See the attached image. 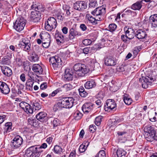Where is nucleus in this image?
<instances>
[{
    "label": "nucleus",
    "instance_id": "21",
    "mask_svg": "<svg viewBox=\"0 0 157 157\" xmlns=\"http://www.w3.org/2000/svg\"><path fill=\"white\" fill-rule=\"evenodd\" d=\"M32 69L34 72L37 75H41L43 73V69L39 64H34L33 66Z\"/></svg>",
    "mask_w": 157,
    "mask_h": 157
},
{
    "label": "nucleus",
    "instance_id": "24",
    "mask_svg": "<svg viewBox=\"0 0 157 157\" xmlns=\"http://www.w3.org/2000/svg\"><path fill=\"white\" fill-rule=\"evenodd\" d=\"M12 125L11 122H7L5 124L3 128V133L4 135L12 131Z\"/></svg>",
    "mask_w": 157,
    "mask_h": 157
},
{
    "label": "nucleus",
    "instance_id": "14",
    "mask_svg": "<svg viewBox=\"0 0 157 157\" xmlns=\"http://www.w3.org/2000/svg\"><path fill=\"white\" fill-rule=\"evenodd\" d=\"M135 36L138 39L146 38L147 37V32L144 29H139L135 32Z\"/></svg>",
    "mask_w": 157,
    "mask_h": 157
},
{
    "label": "nucleus",
    "instance_id": "46",
    "mask_svg": "<svg viewBox=\"0 0 157 157\" xmlns=\"http://www.w3.org/2000/svg\"><path fill=\"white\" fill-rule=\"evenodd\" d=\"M152 135V138H149L147 140V141L152 142L154 140H157V131H156Z\"/></svg>",
    "mask_w": 157,
    "mask_h": 157
},
{
    "label": "nucleus",
    "instance_id": "25",
    "mask_svg": "<svg viewBox=\"0 0 157 157\" xmlns=\"http://www.w3.org/2000/svg\"><path fill=\"white\" fill-rule=\"evenodd\" d=\"M96 83L94 80L91 79L89 81L86 82L84 84L86 89H90L96 86Z\"/></svg>",
    "mask_w": 157,
    "mask_h": 157
},
{
    "label": "nucleus",
    "instance_id": "15",
    "mask_svg": "<svg viewBox=\"0 0 157 157\" xmlns=\"http://www.w3.org/2000/svg\"><path fill=\"white\" fill-rule=\"evenodd\" d=\"M0 90L1 92L4 94H8L10 91V88L8 85L2 81H0Z\"/></svg>",
    "mask_w": 157,
    "mask_h": 157
},
{
    "label": "nucleus",
    "instance_id": "33",
    "mask_svg": "<svg viewBox=\"0 0 157 157\" xmlns=\"http://www.w3.org/2000/svg\"><path fill=\"white\" fill-rule=\"evenodd\" d=\"M31 105L33 108L35 110H38L41 108V106L38 101L33 100L32 101L31 103Z\"/></svg>",
    "mask_w": 157,
    "mask_h": 157
},
{
    "label": "nucleus",
    "instance_id": "50",
    "mask_svg": "<svg viewBox=\"0 0 157 157\" xmlns=\"http://www.w3.org/2000/svg\"><path fill=\"white\" fill-rule=\"evenodd\" d=\"M54 150L55 152L56 153H59L62 151V148L58 145H56L54 146Z\"/></svg>",
    "mask_w": 157,
    "mask_h": 157
},
{
    "label": "nucleus",
    "instance_id": "54",
    "mask_svg": "<svg viewBox=\"0 0 157 157\" xmlns=\"http://www.w3.org/2000/svg\"><path fill=\"white\" fill-rule=\"evenodd\" d=\"M28 103L24 101H22L19 104V106L24 111H25V109L26 106L28 105Z\"/></svg>",
    "mask_w": 157,
    "mask_h": 157
},
{
    "label": "nucleus",
    "instance_id": "29",
    "mask_svg": "<svg viewBox=\"0 0 157 157\" xmlns=\"http://www.w3.org/2000/svg\"><path fill=\"white\" fill-rule=\"evenodd\" d=\"M30 79L28 80L26 83V87L27 89L30 90H33V82L32 81V79H33V77L29 76Z\"/></svg>",
    "mask_w": 157,
    "mask_h": 157
},
{
    "label": "nucleus",
    "instance_id": "2",
    "mask_svg": "<svg viewBox=\"0 0 157 157\" xmlns=\"http://www.w3.org/2000/svg\"><path fill=\"white\" fill-rule=\"evenodd\" d=\"M98 64L91 62L89 65V67H87L84 64L81 63H78L75 64L73 67L74 70L76 74L79 76H83L85 74H87L90 70L92 71L96 68L95 65Z\"/></svg>",
    "mask_w": 157,
    "mask_h": 157
},
{
    "label": "nucleus",
    "instance_id": "31",
    "mask_svg": "<svg viewBox=\"0 0 157 157\" xmlns=\"http://www.w3.org/2000/svg\"><path fill=\"white\" fill-rule=\"evenodd\" d=\"M18 45L20 48H23L24 51L28 52H29L31 50V44H27L26 43L22 44H19Z\"/></svg>",
    "mask_w": 157,
    "mask_h": 157
},
{
    "label": "nucleus",
    "instance_id": "8",
    "mask_svg": "<svg viewBox=\"0 0 157 157\" xmlns=\"http://www.w3.org/2000/svg\"><path fill=\"white\" fill-rule=\"evenodd\" d=\"M116 107L117 104L115 101L112 99H108L106 101L104 108L105 111L110 112L111 110H116Z\"/></svg>",
    "mask_w": 157,
    "mask_h": 157
},
{
    "label": "nucleus",
    "instance_id": "28",
    "mask_svg": "<svg viewBox=\"0 0 157 157\" xmlns=\"http://www.w3.org/2000/svg\"><path fill=\"white\" fill-rule=\"evenodd\" d=\"M123 100L124 103L127 105H130L132 102V100L129 95L125 94L123 96Z\"/></svg>",
    "mask_w": 157,
    "mask_h": 157
},
{
    "label": "nucleus",
    "instance_id": "55",
    "mask_svg": "<svg viewBox=\"0 0 157 157\" xmlns=\"http://www.w3.org/2000/svg\"><path fill=\"white\" fill-rule=\"evenodd\" d=\"M92 42V40L89 39H85L82 41L83 44L86 46L90 45L91 44Z\"/></svg>",
    "mask_w": 157,
    "mask_h": 157
},
{
    "label": "nucleus",
    "instance_id": "53",
    "mask_svg": "<svg viewBox=\"0 0 157 157\" xmlns=\"http://www.w3.org/2000/svg\"><path fill=\"white\" fill-rule=\"evenodd\" d=\"M87 148L86 145H84L83 144H82L80 145L79 148V151L81 153L85 151Z\"/></svg>",
    "mask_w": 157,
    "mask_h": 157
},
{
    "label": "nucleus",
    "instance_id": "49",
    "mask_svg": "<svg viewBox=\"0 0 157 157\" xmlns=\"http://www.w3.org/2000/svg\"><path fill=\"white\" fill-rule=\"evenodd\" d=\"M105 153L104 150H101L97 154L95 157H105Z\"/></svg>",
    "mask_w": 157,
    "mask_h": 157
},
{
    "label": "nucleus",
    "instance_id": "56",
    "mask_svg": "<svg viewBox=\"0 0 157 157\" xmlns=\"http://www.w3.org/2000/svg\"><path fill=\"white\" fill-rule=\"evenodd\" d=\"M125 13L128 15H131L132 16H134L135 15H136V13L135 12L132 11L131 10H128L125 11Z\"/></svg>",
    "mask_w": 157,
    "mask_h": 157
},
{
    "label": "nucleus",
    "instance_id": "4",
    "mask_svg": "<svg viewBox=\"0 0 157 157\" xmlns=\"http://www.w3.org/2000/svg\"><path fill=\"white\" fill-rule=\"evenodd\" d=\"M47 146L45 143L43 144L40 146H32L29 147L26 151V154L28 156L30 157H39L42 152V148H45Z\"/></svg>",
    "mask_w": 157,
    "mask_h": 157
},
{
    "label": "nucleus",
    "instance_id": "34",
    "mask_svg": "<svg viewBox=\"0 0 157 157\" xmlns=\"http://www.w3.org/2000/svg\"><path fill=\"white\" fill-rule=\"evenodd\" d=\"M126 152L121 148L118 149L117 151L118 157H126Z\"/></svg>",
    "mask_w": 157,
    "mask_h": 157
},
{
    "label": "nucleus",
    "instance_id": "16",
    "mask_svg": "<svg viewBox=\"0 0 157 157\" xmlns=\"http://www.w3.org/2000/svg\"><path fill=\"white\" fill-rule=\"evenodd\" d=\"M73 70L72 69L67 68L65 71L64 78L68 81H71L73 77Z\"/></svg>",
    "mask_w": 157,
    "mask_h": 157
},
{
    "label": "nucleus",
    "instance_id": "48",
    "mask_svg": "<svg viewBox=\"0 0 157 157\" xmlns=\"http://www.w3.org/2000/svg\"><path fill=\"white\" fill-rule=\"evenodd\" d=\"M61 87L64 88L67 91L70 90L73 88V86L70 84H66Z\"/></svg>",
    "mask_w": 157,
    "mask_h": 157
},
{
    "label": "nucleus",
    "instance_id": "11",
    "mask_svg": "<svg viewBox=\"0 0 157 157\" xmlns=\"http://www.w3.org/2000/svg\"><path fill=\"white\" fill-rule=\"evenodd\" d=\"M104 62L107 66H114L117 63L116 59L110 56H106L105 57Z\"/></svg>",
    "mask_w": 157,
    "mask_h": 157
},
{
    "label": "nucleus",
    "instance_id": "32",
    "mask_svg": "<svg viewBox=\"0 0 157 157\" xmlns=\"http://www.w3.org/2000/svg\"><path fill=\"white\" fill-rule=\"evenodd\" d=\"M28 121L29 124L34 127H37L39 125V123L37 120L33 119L32 117L29 118Z\"/></svg>",
    "mask_w": 157,
    "mask_h": 157
},
{
    "label": "nucleus",
    "instance_id": "44",
    "mask_svg": "<svg viewBox=\"0 0 157 157\" xmlns=\"http://www.w3.org/2000/svg\"><path fill=\"white\" fill-rule=\"evenodd\" d=\"M144 78L145 79V81L146 82H148L150 84H151L154 81L153 78L152 76H146L145 77H144Z\"/></svg>",
    "mask_w": 157,
    "mask_h": 157
},
{
    "label": "nucleus",
    "instance_id": "43",
    "mask_svg": "<svg viewBox=\"0 0 157 157\" xmlns=\"http://www.w3.org/2000/svg\"><path fill=\"white\" fill-rule=\"evenodd\" d=\"M60 121L57 118H55L52 121V123L53 124V127L55 128L60 124Z\"/></svg>",
    "mask_w": 157,
    "mask_h": 157
},
{
    "label": "nucleus",
    "instance_id": "22",
    "mask_svg": "<svg viewBox=\"0 0 157 157\" xmlns=\"http://www.w3.org/2000/svg\"><path fill=\"white\" fill-rule=\"evenodd\" d=\"M56 41L59 45L63 44L65 42L64 36L61 33H58L55 34Z\"/></svg>",
    "mask_w": 157,
    "mask_h": 157
},
{
    "label": "nucleus",
    "instance_id": "42",
    "mask_svg": "<svg viewBox=\"0 0 157 157\" xmlns=\"http://www.w3.org/2000/svg\"><path fill=\"white\" fill-rule=\"evenodd\" d=\"M26 43L27 44H30V41L28 37H24L21 39V41L20 42L19 44H22Z\"/></svg>",
    "mask_w": 157,
    "mask_h": 157
},
{
    "label": "nucleus",
    "instance_id": "1",
    "mask_svg": "<svg viewBox=\"0 0 157 157\" xmlns=\"http://www.w3.org/2000/svg\"><path fill=\"white\" fill-rule=\"evenodd\" d=\"M106 8L102 6L98 7L91 12L94 17L90 14H86V18L93 25L97 24V21H101L104 20L106 13Z\"/></svg>",
    "mask_w": 157,
    "mask_h": 157
},
{
    "label": "nucleus",
    "instance_id": "59",
    "mask_svg": "<svg viewBox=\"0 0 157 157\" xmlns=\"http://www.w3.org/2000/svg\"><path fill=\"white\" fill-rule=\"evenodd\" d=\"M47 85L46 82H44L40 86V89L41 90H44L47 87Z\"/></svg>",
    "mask_w": 157,
    "mask_h": 157
},
{
    "label": "nucleus",
    "instance_id": "36",
    "mask_svg": "<svg viewBox=\"0 0 157 157\" xmlns=\"http://www.w3.org/2000/svg\"><path fill=\"white\" fill-rule=\"evenodd\" d=\"M139 81L142 83V86L143 88H146L148 87V85H151L148 82L145 81L144 77H142V78H140Z\"/></svg>",
    "mask_w": 157,
    "mask_h": 157
},
{
    "label": "nucleus",
    "instance_id": "7",
    "mask_svg": "<svg viewBox=\"0 0 157 157\" xmlns=\"http://www.w3.org/2000/svg\"><path fill=\"white\" fill-rule=\"evenodd\" d=\"M26 20L21 17L18 18L14 23V28L18 32H20L24 28L25 25Z\"/></svg>",
    "mask_w": 157,
    "mask_h": 157
},
{
    "label": "nucleus",
    "instance_id": "57",
    "mask_svg": "<svg viewBox=\"0 0 157 157\" xmlns=\"http://www.w3.org/2000/svg\"><path fill=\"white\" fill-rule=\"evenodd\" d=\"M121 39L123 42H126L127 41V39H128V37L126 34L122 35L121 36Z\"/></svg>",
    "mask_w": 157,
    "mask_h": 157
},
{
    "label": "nucleus",
    "instance_id": "45",
    "mask_svg": "<svg viewBox=\"0 0 157 157\" xmlns=\"http://www.w3.org/2000/svg\"><path fill=\"white\" fill-rule=\"evenodd\" d=\"M117 28V26L115 24H111L109 25L108 30L111 32H113Z\"/></svg>",
    "mask_w": 157,
    "mask_h": 157
},
{
    "label": "nucleus",
    "instance_id": "13",
    "mask_svg": "<svg viewBox=\"0 0 157 157\" xmlns=\"http://www.w3.org/2000/svg\"><path fill=\"white\" fill-rule=\"evenodd\" d=\"M86 5L83 1H78L73 5L74 9L78 11L83 10L86 8Z\"/></svg>",
    "mask_w": 157,
    "mask_h": 157
},
{
    "label": "nucleus",
    "instance_id": "9",
    "mask_svg": "<svg viewBox=\"0 0 157 157\" xmlns=\"http://www.w3.org/2000/svg\"><path fill=\"white\" fill-rule=\"evenodd\" d=\"M156 130L154 127L150 125L146 126L144 128L145 138L147 140L149 138L152 137V135Z\"/></svg>",
    "mask_w": 157,
    "mask_h": 157
},
{
    "label": "nucleus",
    "instance_id": "62",
    "mask_svg": "<svg viewBox=\"0 0 157 157\" xmlns=\"http://www.w3.org/2000/svg\"><path fill=\"white\" fill-rule=\"evenodd\" d=\"M6 118V116L2 115H0V124H2L5 121Z\"/></svg>",
    "mask_w": 157,
    "mask_h": 157
},
{
    "label": "nucleus",
    "instance_id": "47",
    "mask_svg": "<svg viewBox=\"0 0 157 157\" xmlns=\"http://www.w3.org/2000/svg\"><path fill=\"white\" fill-rule=\"evenodd\" d=\"M62 88H59L57 89L56 90L53 91L51 94V96L54 97L58 93L61 94L62 92Z\"/></svg>",
    "mask_w": 157,
    "mask_h": 157
},
{
    "label": "nucleus",
    "instance_id": "38",
    "mask_svg": "<svg viewBox=\"0 0 157 157\" xmlns=\"http://www.w3.org/2000/svg\"><path fill=\"white\" fill-rule=\"evenodd\" d=\"M82 116V114L78 111H76L73 114L74 117L76 120H79L81 118Z\"/></svg>",
    "mask_w": 157,
    "mask_h": 157
},
{
    "label": "nucleus",
    "instance_id": "3",
    "mask_svg": "<svg viewBox=\"0 0 157 157\" xmlns=\"http://www.w3.org/2000/svg\"><path fill=\"white\" fill-rule=\"evenodd\" d=\"M74 100L72 97H64L59 99L53 106L55 111L60 110L62 108H70L73 106Z\"/></svg>",
    "mask_w": 157,
    "mask_h": 157
},
{
    "label": "nucleus",
    "instance_id": "63",
    "mask_svg": "<svg viewBox=\"0 0 157 157\" xmlns=\"http://www.w3.org/2000/svg\"><path fill=\"white\" fill-rule=\"evenodd\" d=\"M96 127L95 125H91L89 127V130L90 131L94 132L95 131Z\"/></svg>",
    "mask_w": 157,
    "mask_h": 157
},
{
    "label": "nucleus",
    "instance_id": "52",
    "mask_svg": "<svg viewBox=\"0 0 157 157\" xmlns=\"http://www.w3.org/2000/svg\"><path fill=\"white\" fill-rule=\"evenodd\" d=\"M97 2L96 1L91 0L89 4V6L90 7H95L97 6Z\"/></svg>",
    "mask_w": 157,
    "mask_h": 157
},
{
    "label": "nucleus",
    "instance_id": "37",
    "mask_svg": "<svg viewBox=\"0 0 157 157\" xmlns=\"http://www.w3.org/2000/svg\"><path fill=\"white\" fill-rule=\"evenodd\" d=\"M10 57L5 56L2 59V63L3 64L9 65L11 63Z\"/></svg>",
    "mask_w": 157,
    "mask_h": 157
},
{
    "label": "nucleus",
    "instance_id": "12",
    "mask_svg": "<svg viewBox=\"0 0 157 157\" xmlns=\"http://www.w3.org/2000/svg\"><path fill=\"white\" fill-rule=\"evenodd\" d=\"M124 30L126 34L128 37V39L131 40L133 39L135 35V33L133 29L129 28L128 26L124 27Z\"/></svg>",
    "mask_w": 157,
    "mask_h": 157
},
{
    "label": "nucleus",
    "instance_id": "26",
    "mask_svg": "<svg viewBox=\"0 0 157 157\" xmlns=\"http://www.w3.org/2000/svg\"><path fill=\"white\" fill-rule=\"evenodd\" d=\"M2 71L3 74L6 76H10L12 74V71L8 67H2Z\"/></svg>",
    "mask_w": 157,
    "mask_h": 157
},
{
    "label": "nucleus",
    "instance_id": "20",
    "mask_svg": "<svg viewBox=\"0 0 157 157\" xmlns=\"http://www.w3.org/2000/svg\"><path fill=\"white\" fill-rule=\"evenodd\" d=\"M149 20L152 27H157V14L151 15L150 17Z\"/></svg>",
    "mask_w": 157,
    "mask_h": 157
},
{
    "label": "nucleus",
    "instance_id": "30",
    "mask_svg": "<svg viewBox=\"0 0 157 157\" xmlns=\"http://www.w3.org/2000/svg\"><path fill=\"white\" fill-rule=\"evenodd\" d=\"M44 25V28L45 30L48 31H54L56 28L49 23L48 21H45Z\"/></svg>",
    "mask_w": 157,
    "mask_h": 157
},
{
    "label": "nucleus",
    "instance_id": "35",
    "mask_svg": "<svg viewBox=\"0 0 157 157\" xmlns=\"http://www.w3.org/2000/svg\"><path fill=\"white\" fill-rule=\"evenodd\" d=\"M46 21H48L49 23L56 28L57 25V22L56 19L54 17H51L49 18Z\"/></svg>",
    "mask_w": 157,
    "mask_h": 157
},
{
    "label": "nucleus",
    "instance_id": "61",
    "mask_svg": "<svg viewBox=\"0 0 157 157\" xmlns=\"http://www.w3.org/2000/svg\"><path fill=\"white\" fill-rule=\"evenodd\" d=\"M80 28L83 31H86L87 29V27L86 25L83 24H81L80 26Z\"/></svg>",
    "mask_w": 157,
    "mask_h": 157
},
{
    "label": "nucleus",
    "instance_id": "40",
    "mask_svg": "<svg viewBox=\"0 0 157 157\" xmlns=\"http://www.w3.org/2000/svg\"><path fill=\"white\" fill-rule=\"evenodd\" d=\"M28 105L26 107V108L25 109V111H24L25 112L27 113L28 114H32L33 113V108L32 107L31 105H29L28 103Z\"/></svg>",
    "mask_w": 157,
    "mask_h": 157
},
{
    "label": "nucleus",
    "instance_id": "10",
    "mask_svg": "<svg viewBox=\"0 0 157 157\" xmlns=\"http://www.w3.org/2000/svg\"><path fill=\"white\" fill-rule=\"evenodd\" d=\"M22 138L19 135L15 136L12 141L11 146L13 149H16L20 147L23 143Z\"/></svg>",
    "mask_w": 157,
    "mask_h": 157
},
{
    "label": "nucleus",
    "instance_id": "51",
    "mask_svg": "<svg viewBox=\"0 0 157 157\" xmlns=\"http://www.w3.org/2000/svg\"><path fill=\"white\" fill-rule=\"evenodd\" d=\"M14 62L16 63L17 66L19 67L21 66L22 64V61L20 58H16Z\"/></svg>",
    "mask_w": 157,
    "mask_h": 157
},
{
    "label": "nucleus",
    "instance_id": "60",
    "mask_svg": "<svg viewBox=\"0 0 157 157\" xmlns=\"http://www.w3.org/2000/svg\"><path fill=\"white\" fill-rule=\"evenodd\" d=\"M64 7H63V9L64 10V11L66 12V14L67 16H69L70 15L71 13L70 12V10L69 9V8L68 6H67L66 9H64Z\"/></svg>",
    "mask_w": 157,
    "mask_h": 157
},
{
    "label": "nucleus",
    "instance_id": "41",
    "mask_svg": "<svg viewBox=\"0 0 157 157\" xmlns=\"http://www.w3.org/2000/svg\"><path fill=\"white\" fill-rule=\"evenodd\" d=\"M102 118L101 116H99L95 118L94 122L96 125L99 126L100 125Z\"/></svg>",
    "mask_w": 157,
    "mask_h": 157
},
{
    "label": "nucleus",
    "instance_id": "27",
    "mask_svg": "<svg viewBox=\"0 0 157 157\" xmlns=\"http://www.w3.org/2000/svg\"><path fill=\"white\" fill-rule=\"evenodd\" d=\"M39 59V57L38 55L34 52H32L29 57V61L32 62H37Z\"/></svg>",
    "mask_w": 157,
    "mask_h": 157
},
{
    "label": "nucleus",
    "instance_id": "64",
    "mask_svg": "<svg viewBox=\"0 0 157 157\" xmlns=\"http://www.w3.org/2000/svg\"><path fill=\"white\" fill-rule=\"evenodd\" d=\"M63 33L65 34H66L68 32V28L66 27H64L62 29Z\"/></svg>",
    "mask_w": 157,
    "mask_h": 157
},
{
    "label": "nucleus",
    "instance_id": "23",
    "mask_svg": "<svg viewBox=\"0 0 157 157\" xmlns=\"http://www.w3.org/2000/svg\"><path fill=\"white\" fill-rule=\"evenodd\" d=\"M143 2V0L136 2L131 6V8L134 10H140L142 7Z\"/></svg>",
    "mask_w": 157,
    "mask_h": 157
},
{
    "label": "nucleus",
    "instance_id": "17",
    "mask_svg": "<svg viewBox=\"0 0 157 157\" xmlns=\"http://www.w3.org/2000/svg\"><path fill=\"white\" fill-rule=\"evenodd\" d=\"M68 38L70 40L73 39L75 36H78L81 35V34L74 29L73 28H71L69 31Z\"/></svg>",
    "mask_w": 157,
    "mask_h": 157
},
{
    "label": "nucleus",
    "instance_id": "58",
    "mask_svg": "<svg viewBox=\"0 0 157 157\" xmlns=\"http://www.w3.org/2000/svg\"><path fill=\"white\" fill-rule=\"evenodd\" d=\"M43 35H41V34H40V38L42 40H44V37H45L46 36H47V38H49L50 37V35L48 33H45L44 34H43Z\"/></svg>",
    "mask_w": 157,
    "mask_h": 157
},
{
    "label": "nucleus",
    "instance_id": "18",
    "mask_svg": "<svg viewBox=\"0 0 157 157\" xmlns=\"http://www.w3.org/2000/svg\"><path fill=\"white\" fill-rule=\"evenodd\" d=\"M94 105L91 103H85L82 106V109L84 113H88L92 110Z\"/></svg>",
    "mask_w": 157,
    "mask_h": 157
},
{
    "label": "nucleus",
    "instance_id": "6",
    "mask_svg": "<svg viewBox=\"0 0 157 157\" xmlns=\"http://www.w3.org/2000/svg\"><path fill=\"white\" fill-rule=\"evenodd\" d=\"M49 61L51 65L54 70H57L61 66L62 61L61 58L57 56L50 57Z\"/></svg>",
    "mask_w": 157,
    "mask_h": 157
},
{
    "label": "nucleus",
    "instance_id": "5",
    "mask_svg": "<svg viewBox=\"0 0 157 157\" xmlns=\"http://www.w3.org/2000/svg\"><path fill=\"white\" fill-rule=\"evenodd\" d=\"M31 8L33 10L31 12L30 19L34 22H38L41 18V14L44 10V8L42 5H35L32 6Z\"/></svg>",
    "mask_w": 157,
    "mask_h": 157
},
{
    "label": "nucleus",
    "instance_id": "39",
    "mask_svg": "<svg viewBox=\"0 0 157 157\" xmlns=\"http://www.w3.org/2000/svg\"><path fill=\"white\" fill-rule=\"evenodd\" d=\"M46 39V41H45L44 40H43V41L42 42V46L44 48H48L50 45V37L47 38Z\"/></svg>",
    "mask_w": 157,
    "mask_h": 157
},
{
    "label": "nucleus",
    "instance_id": "19",
    "mask_svg": "<svg viewBox=\"0 0 157 157\" xmlns=\"http://www.w3.org/2000/svg\"><path fill=\"white\" fill-rule=\"evenodd\" d=\"M36 117L37 120L41 122H46L48 120L47 114L44 112L38 113L36 115Z\"/></svg>",
    "mask_w": 157,
    "mask_h": 157
}]
</instances>
